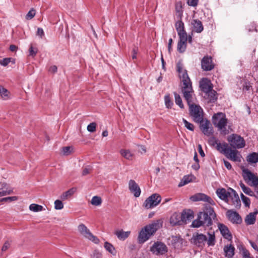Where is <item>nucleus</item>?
<instances>
[{
    "label": "nucleus",
    "mask_w": 258,
    "mask_h": 258,
    "mask_svg": "<svg viewBox=\"0 0 258 258\" xmlns=\"http://www.w3.org/2000/svg\"><path fill=\"white\" fill-rule=\"evenodd\" d=\"M216 217L214 209L209 205H205L203 211L199 213L197 219L192 222V226L195 228L201 226H210L212 225V220Z\"/></svg>",
    "instance_id": "f257e3e1"
},
{
    "label": "nucleus",
    "mask_w": 258,
    "mask_h": 258,
    "mask_svg": "<svg viewBox=\"0 0 258 258\" xmlns=\"http://www.w3.org/2000/svg\"><path fill=\"white\" fill-rule=\"evenodd\" d=\"M181 81L182 82L181 92L188 105L190 106L195 104L196 97L192 87V83L187 73L185 72L181 76Z\"/></svg>",
    "instance_id": "f03ea898"
},
{
    "label": "nucleus",
    "mask_w": 258,
    "mask_h": 258,
    "mask_svg": "<svg viewBox=\"0 0 258 258\" xmlns=\"http://www.w3.org/2000/svg\"><path fill=\"white\" fill-rule=\"evenodd\" d=\"M209 237L203 234L197 233L192 235L191 242L199 247H203L207 242L209 246H213L215 243V236L214 232L208 233Z\"/></svg>",
    "instance_id": "7ed1b4c3"
},
{
    "label": "nucleus",
    "mask_w": 258,
    "mask_h": 258,
    "mask_svg": "<svg viewBox=\"0 0 258 258\" xmlns=\"http://www.w3.org/2000/svg\"><path fill=\"white\" fill-rule=\"evenodd\" d=\"M159 227V223L158 222L145 226L139 233L138 236L139 242L143 243L146 242L155 233Z\"/></svg>",
    "instance_id": "20e7f679"
},
{
    "label": "nucleus",
    "mask_w": 258,
    "mask_h": 258,
    "mask_svg": "<svg viewBox=\"0 0 258 258\" xmlns=\"http://www.w3.org/2000/svg\"><path fill=\"white\" fill-rule=\"evenodd\" d=\"M213 123L220 132L222 135H226L229 134V131L226 128L227 123V119L224 114L218 113L213 116Z\"/></svg>",
    "instance_id": "39448f33"
},
{
    "label": "nucleus",
    "mask_w": 258,
    "mask_h": 258,
    "mask_svg": "<svg viewBox=\"0 0 258 258\" xmlns=\"http://www.w3.org/2000/svg\"><path fill=\"white\" fill-rule=\"evenodd\" d=\"M227 141L230 146L234 149H241L245 146V142L243 138L236 134H233L228 136Z\"/></svg>",
    "instance_id": "423d86ee"
},
{
    "label": "nucleus",
    "mask_w": 258,
    "mask_h": 258,
    "mask_svg": "<svg viewBox=\"0 0 258 258\" xmlns=\"http://www.w3.org/2000/svg\"><path fill=\"white\" fill-rule=\"evenodd\" d=\"M190 115L192 117L193 120L197 123L202 122L203 120V110L198 105L196 104L189 106Z\"/></svg>",
    "instance_id": "0eeeda50"
},
{
    "label": "nucleus",
    "mask_w": 258,
    "mask_h": 258,
    "mask_svg": "<svg viewBox=\"0 0 258 258\" xmlns=\"http://www.w3.org/2000/svg\"><path fill=\"white\" fill-rule=\"evenodd\" d=\"M161 197L158 194H153L146 199L143 207L146 209H152L156 207L161 202Z\"/></svg>",
    "instance_id": "6e6552de"
},
{
    "label": "nucleus",
    "mask_w": 258,
    "mask_h": 258,
    "mask_svg": "<svg viewBox=\"0 0 258 258\" xmlns=\"http://www.w3.org/2000/svg\"><path fill=\"white\" fill-rule=\"evenodd\" d=\"M243 172V178L250 186L257 187L258 186V176L248 170L245 169Z\"/></svg>",
    "instance_id": "1a4fd4ad"
},
{
    "label": "nucleus",
    "mask_w": 258,
    "mask_h": 258,
    "mask_svg": "<svg viewBox=\"0 0 258 258\" xmlns=\"http://www.w3.org/2000/svg\"><path fill=\"white\" fill-rule=\"evenodd\" d=\"M78 228L80 234L85 238L96 244L99 242V239L96 236L93 235L90 230L84 224H80Z\"/></svg>",
    "instance_id": "9d476101"
},
{
    "label": "nucleus",
    "mask_w": 258,
    "mask_h": 258,
    "mask_svg": "<svg viewBox=\"0 0 258 258\" xmlns=\"http://www.w3.org/2000/svg\"><path fill=\"white\" fill-rule=\"evenodd\" d=\"M150 251L156 255H163L167 252L168 248L164 243L157 241L150 247Z\"/></svg>",
    "instance_id": "9b49d317"
},
{
    "label": "nucleus",
    "mask_w": 258,
    "mask_h": 258,
    "mask_svg": "<svg viewBox=\"0 0 258 258\" xmlns=\"http://www.w3.org/2000/svg\"><path fill=\"white\" fill-rule=\"evenodd\" d=\"M201 68L204 71H210L214 69L215 64L213 61V58L211 56L205 55L202 59Z\"/></svg>",
    "instance_id": "f8f14e48"
},
{
    "label": "nucleus",
    "mask_w": 258,
    "mask_h": 258,
    "mask_svg": "<svg viewBox=\"0 0 258 258\" xmlns=\"http://www.w3.org/2000/svg\"><path fill=\"white\" fill-rule=\"evenodd\" d=\"M200 123V127L202 133L207 136H210L213 134V128L209 120H203Z\"/></svg>",
    "instance_id": "ddd939ff"
},
{
    "label": "nucleus",
    "mask_w": 258,
    "mask_h": 258,
    "mask_svg": "<svg viewBox=\"0 0 258 258\" xmlns=\"http://www.w3.org/2000/svg\"><path fill=\"white\" fill-rule=\"evenodd\" d=\"M212 142V145L215 146L216 150L219 151L220 153L224 155L227 153L228 148H230L228 144L226 143H221L218 140L215 138H213V140L211 141Z\"/></svg>",
    "instance_id": "4468645a"
},
{
    "label": "nucleus",
    "mask_w": 258,
    "mask_h": 258,
    "mask_svg": "<svg viewBox=\"0 0 258 258\" xmlns=\"http://www.w3.org/2000/svg\"><path fill=\"white\" fill-rule=\"evenodd\" d=\"M200 87L202 90L208 94V96L210 95V94H212L214 96H215L216 91L212 90V85L210 81L208 79H203L200 82Z\"/></svg>",
    "instance_id": "2eb2a0df"
},
{
    "label": "nucleus",
    "mask_w": 258,
    "mask_h": 258,
    "mask_svg": "<svg viewBox=\"0 0 258 258\" xmlns=\"http://www.w3.org/2000/svg\"><path fill=\"white\" fill-rule=\"evenodd\" d=\"M190 199L193 202L204 201L206 202L211 205H214V201L209 196L204 194H196L190 198Z\"/></svg>",
    "instance_id": "dca6fc26"
},
{
    "label": "nucleus",
    "mask_w": 258,
    "mask_h": 258,
    "mask_svg": "<svg viewBox=\"0 0 258 258\" xmlns=\"http://www.w3.org/2000/svg\"><path fill=\"white\" fill-rule=\"evenodd\" d=\"M226 216L229 220L233 224H238L242 222V218L239 214L236 211L229 210L226 212Z\"/></svg>",
    "instance_id": "f3484780"
},
{
    "label": "nucleus",
    "mask_w": 258,
    "mask_h": 258,
    "mask_svg": "<svg viewBox=\"0 0 258 258\" xmlns=\"http://www.w3.org/2000/svg\"><path fill=\"white\" fill-rule=\"evenodd\" d=\"M128 189L136 198H138L140 196L141 192V189L134 180L131 179L129 181Z\"/></svg>",
    "instance_id": "a211bd4d"
},
{
    "label": "nucleus",
    "mask_w": 258,
    "mask_h": 258,
    "mask_svg": "<svg viewBox=\"0 0 258 258\" xmlns=\"http://www.w3.org/2000/svg\"><path fill=\"white\" fill-rule=\"evenodd\" d=\"M185 240L180 235L172 236L171 237V244L176 249H181Z\"/></svg>",
    "instance_id": "6ab92c4d"
},
{
    "label": "nucleus",
    "mask_w": 258,
    "mask_h": 258,
    "mask_svg": "<svg viewBox=\"0 0 258 258\" xmlns=\"http://www.w3.org/2000/svg\"><path fill=\"white\" fill-rule=\"evenodd\" d=\"M227 153L224 155L230 160L233 161H240V157L238 156V151L236 150L232 149L231 148H228Z\"/></svg>",
    "instance_id": "aec40b11"
},
{
    "label": "nucleus",
    "mask_w": 258,
    "mask_h": 258,
    "mask_svg": "<svg viewBox=\"0 0 258 258\" xmlns=\"http://www.w3.org/2000/svg\"><path fill=\"white\" fill-rule=\"evenodd\" d=\"M229 190L231 191V196L229 197V198H231L233 204L236 208H239L241 206V202L239 199L238 195L237 194L235 190L232 188H230Z\"/></svg>",
    "instance_id": "412c9836"
},
{
    "label": "nucleus",
    "mask_w": 258,
    "mask_h": 258,
    "mask_svg": "<svg viewBox=\"0 0 258 258\" xmlns=\"http://www.w3.org/2000/svg\"><path fill=\"white\" fill-rule=\"evenodd\" d=\"M175 26L179 37L187 36V33L184 29V23L181 20L176 22Z\"/></svg>",
    "instance_id": "4be33fe9"
},
{
    "label": "nucleus",
    "mask_w": 258,
    "mask_h": 258,
    "mask_svg": "<svg viewBox=\"0 0 258 258\" xmlns=\"http://www.w3.org/2000/svg\"><path fill=\"white\" fill-rule=\"evenodd\" d=\"M216 194L221 200L226 201L228 200V198L231 196V191H227L225 188H222L217 189Z\"/></svg>",
    "instance_id": "5701e85b"
},
{
    "label": "nucleus",
    "mask_w": 258,
    "mask_h": 258,
    "mask_svg": "<svg viewBox=\"0 0 258 258\" xmlns=\"http://www.w3.org/2000/svg\"><path fill=\"white\" fill-rule=\"evenodd\" d=\"M179 40L177 44V50L180 53H183L185 51L186 48V42L187 41V36L179 37Z\"/></svg>",
    "instance_id": "b1692460"
},
{
    "label": "nucleus",
    "mask_w": 258,
    "mask_h": 258,
    "mask_svg": "<svg viewBox=\"0 0 258 258\" xmlns=\"http://www.w3.org/2000/svg\"><path fill=\"white\" fill-rule=\"evenodd\" d=\"M191 24L193 27V31L196 33H200L204 30L202 22L198 19L192 20Z\"/></svg>",
    "instance_id": "393cba45"
},
{
    "label": "nucleus",
    "mask_w": 258,
    "mask_h": 258,
    "mask_svg": "<svg viewBox=\"0 0 258 258\" xmlns=\"http://www.w3.org/2000/svg\"><path fill=\"white\" fill-rule=\"evenodd\" d=\"M219 229L222 236L226 239H231L232 235L230 234L228 227L223 224H219L218 225Z\"/></svg>",
    "instance_id": "a878e982"
},
{
    "label": "nucleus",
    "mask_w": 258,
    "mask_h": 258,
    "mask_svg": "<svg viewBox=\"0 0 258 258\" xmlns=\"http://www.w3.org/2000/svg\"><path fill=\"white\" fill-rule=\"evenodd\" d=\"M180 216L182 222L186 223L187 221H189L194 218V213L190 210H184Z\"/></svg>",
    "instance_id": "bb28decb"
},
{
    "label": "nucleus",
    "mask_w": 258,
    "mask_h": 258,
    "mask_svg": "<svg viewBox=\"0 0 258 258\" xmlns=\"http://www.w3.org/2000/svg\"><path fill=\"white\" fill-rule=\"evenodd\" d=\"M235 248L231 245H227L224 248L225 255L228 258H232L234 254Z\"/></svg>",
    "instance_id": "cd10ccee"
},
{
    "label": "nucleus",
    "mask_w": 258,
    "mask_h": 258,
    "mask_svg": "<svg viewBox=\"0 0 258 258\" xmlns=\"http://www.w3.org/2000/svg\"><path fill=\"white\" fill-rule=\"evenodd\" d=\"M170 223L173 226L181 225L182 223L181 216L177 214H173L170 218Z\"/></svg>",
    "instance_id": "c85d7f7f"
},
{
    "label": "nucleus",
    "mask_w": 258,
    "mask_h": 258,
    "mask_svg": "<svg viewBox=\"0 0 258 258\" xmlns=\"http://www.w3.org/2000/svg\"><path fill=\"white\" fill-rule=\"evenodd\" d=\"M130 231H124L123 230H118L115 232L114 234L117 238L121 240H124L130 235Z\"/></svg>",
    "instance_id": "c756f323"
},
{
    "label": "nucleus",
    "mask_w": 258,
    "mask_h": 258,
    "mask_svg": "<svg viewBox=\"0 0 258 258\" xmlns=\"http://www.w3.org/2000/svg\"><path fill=\"white\" fill-rule=\"evenodd\" d=\"M257 212L250 213L247 215L245 219V222L247 225L253 224L255 222L256 215Z\"/></svg>",
    "instance_id": "7c9ffc66"
},
{
    "label": "nucleus",
    "mask_w": 258,
    "mask_h": 258,
    "mask_svg": "<svg viewBox=\"0 0 258 258\" xmlns=\"http://www.w3.org/2000/svg\"><path fill=\"white\" fill-rule=\"evenodd\" d=\"M247 161L249 163H256L258 162V153L253 152L247 156Z\"/></svg>",
    "instance_id": "2f4dec72"
},
{
    "label": "nucleus",
    "mask_w": 258,
    "mask_h": 258,
    "mask_svg": "<svg viewBox=\"0 0 258 258\" xmlns=\"http://www.w3.org/2000/svg\"><path fill=\"white\" fill-rule=\"evenodd\" d=\"M240 186L241 188L242 191L246 194L251 197H256L254 192L248 187L245 186V185L240 182L239 183Z\"/></svg>",
    "instance_id": "473e14b6"
},
{
    "label": "nucleus",
    "mask_w": 258,
    "mask_h": 258,
    "mask_svg": "<svg viewBox=\"0 0 258 258\" xmlns=\"http://www.w3.org/2000/svg\"><path fill=\"white\" fill-rule=\"evenodd\" d=\"M75 191H76V189L74 188L69 189L67 191L63 192L60 196V199L62 200H66L68 199L69 198L71 197L74 194Z\"/></svg>",
    "instance_id": "72a5a7b5"
},
{
    "label": "nucleus",
    "mask_w": 258,
    "mask_h": 258,
    "mask_svg": "<svg viewBox=\"0 0 258 258\" xmlns=\"http://www.w3.org/2000/svg\"><path fill=\"white\" fill-rule=\"evenodd\" d=\"M104 248L107 251H108L109 253L113 254V255L116 254L115 249L111 243L108 242H105L104 243Z\"/></svg>",
    "instance_id": "f704fd0d"
},
{
    "label": "nucleus",
    "mask_w": 258,
    "mask_h": 258,
    "mask_svg": "<svg viewBox=\"0 0 258 258\" xmlns=\"http://www.w3.org/2000/svg\"><path fill=\"white\" fill-rule=\"evenodd\" d=\"M192 176L191 175H185L183 176L178 184L179 187H181L191 181Z\"/></svg>",
    "instance_id": "c9c22d12"
},
{
    "label": "nucleus",
    "mask_w": 258,
    "mask_h": 258,
    "mask_svg": "<svg viewBox=\"0 0 258 258\" xmlns=\"http://www.w3.org/2000/svg\"><path fill=\"white\" fill-rule=\"evenodd\" d=\"M174 95L175 97V103L179 106V107L183 109L184 108V104L182 103V99L180 95L177 94L176 92H174Z\"/></svg>",
    "instance_id": "e433bc0d"
},
{
    "label": "nucleus",
    "mask_w": 258,
    "mask_h": 258,
    "mask_svg": "<svg viewBox=\"0 0 258 258\" xmlns=\"http://www.w3.org/2000/svg\"><path fill=\"white\" fill-rule=\"evenodd\" d=\"M9 94L10 92L7 89L0 86V95L4 99L7 100L9 99Z\"/></svg>",
    "instance_id": "4c0bfd02"
},
{
    "label": "nucleus",
    "mask_w": 258,
    "mask_h": 258,
    "mask_svg": "<svg viewBox=\"0 0 258 258\" xmlns=\"http://www.w3.org/2000/svg\"><path fill=\"white\" fill-rule=\"evenodd\" d=\"M29 209L32 211L37 212L43 210V207L41 205L32 204L29 206Z\"/></svg>",
    "instance_id": "58836bf2"
},
{
    "label": "nucleus",
    "mask_w": 258,
    "mask_h": 258,
    "mask_svg": "<svg viewBox=\"0 0 258 258\" xmlns=\"http://www.w3.org/2000/svg\"><path fill=\"white\" fill-rule=\"evenodd\" d=\"M120 154L125 159L127 160H132L133 154L129 150H121L120 151Z\"/></svg>",
    "instance_id": "ea45409f"
},
{
    "label": "nucleus",
    "mask_w": 258,
    "mask_h": 258,
    "mask_svg": "<svg viewBox=\"0 0 258 258\" xmlns=\"http://www.w3.org/2000/svg\"><path fill=\"white\" fill-rule=\"evenodd\" d=\"M242 91L244 92H249L252 91V87L251 83L249 81H245L242 86Z\"/></svg>",
    "instance_id": "a19ab883"
},
{
    "label": "nucleus",
    "mask_w": 258,
    "mask_h": 258,
    "mask_svg": "<svg viewBox=\"0 0 258 258\" xmlns=\"http://www.w3.org/2000/svg\"><path fill=\"white\" fill-rule=\"evenodd\" d=\"M165 104L167 108H171L173 105V102L171 100L169 95H166L164 97Z\"/></svg>",
    "instance_id": "79ce46f5"
},
{
    "label": "nucleus",
    "mask_w": 258,
    "mask_h": 258,
    "mask_svg": "<svg viewBox=\"0 0 258 258\" xmlns=\"http://www.w3.org/2000/svg\"><path fill=\"white\" fill-rule=\"evenodd\" d=\"M91 204L94 206H99L101 204V198L98 196H94L91 202Z\"/></svg>",
    "instance_id": "37998d69"
},
{
    "label": "nucleus",
    "mask_w": 258,
    "mask_h": 258,
    "mask_svg": "<svg viewBox=\"0 0 258 258\" xmlns=\"http://www.w3.org/2000/svg\"><path fill=\"white\" fill-rule=\"evenodd\" d=\"M182 121L184 123V126L185 127L187 128L188 130L191 131H194V125L189 122L188 121H187L184 118H182Z\"/></svg>",
    "instance_id": "c03bdc74"
},
{
    "label": "nucleus",
    "mask_w": 258,
    "mask_h": 258,
    "mask_svg": "<svg viewBox=\"0 0 258 258\" xmlns=\"http://www.w3.org/2000/svg\"><path fill=\"white\" fill-rule=\"evenodd\" d=\"M18 198L16 196L13 197H9L6 198H4L0 199L1 202H11L12 201L17 200Z\"/></svg>",
    "instance_id": "a18cd8bd"
},
{
    "label": "nucleus",
    "mask_w": 258,
    "mask_h": 258,
    "mask_svg": "<svg viewBox=\"0 0 258 258\" xmlns=\"http://www.w3.org/2000/svg\"><path fill=\"white\" fill-rule=\"evenodd\" d=\"M63 208L62 202L59 200H56L54 202V208L56 210H61Z\"/></svg>",
    "instance_id": "49530a36"
},
{
    "label": "nucleus",
    "mask_w": 258,
    "mask_h": 258,
    "mask_svg": "<svg viewBox=\"0 0 258 258\" xmlns=\"http://www.w3.org/2000/svg\"><path fill=\"white\" fill-rule=\"evenodd\" d=\"M38 52L37 48H34L32 45H30L29 49V55L32 57H35Z\"/></svg>",
    "instance_id": "de8ad7c7"
},
{
    "label": "nucleus",
    "mask_w": 258,
    "mask_h": 258,
    "mask_svg": "<svg viewBox=\"0 0 258 258\" xmlns=\"http://www.w3.org/2000/svg\"><path fill=\"white\" fill-rule=\"evenodd\" d=\"M97 124L95 122H93L90 123L87 126V130L91 133H93L96 131Z\"/></svg>",
    "instance_id": "09e8293b"
},
{
    "label": "nucleus",
    "mask_w": 258,
    "mask_h": 258,
    "mask_svg": "<svg viewBox=\"0 0 258 258\" xmlns=\"http://www.w3.org/2000/svg\"><path fill=\"white\" fill-rule=\"evenodd\" d=\"M36 12L34 9H31L26 16V19L27 20L32 19L35 15Z\"/></svg>",
    "instance_id": "8fccbe9b"
},
{
    "label": "nucleus",
    "mask_w": 258,
    "mask_h": 258,
    "mask_svg": "<svg viewBox=\"0 0 258 258\" xmlns=\"http://www.w3.org/2000/svg\"><path fill=\"white\" fill-rule=\"evenodd\" d=\"M92 170V168L91 166H85L82 170V175L85 176L88 174L90 171Z\"/></svg>",
    "instance_id": "3c124183"
},
{
    "label": "nucleus",
    "mask_w": 258,
    "mask_h": 258,
    "mask_svg": "<svg viewBox=\"0 0 258 258\" xmlns=\"http://www.w3.org/2000/svg\"><path fill=\"white\" fill-rule=\"evenodd\" d=\"M72 147L70 146L64 147L62 148V151L64 155H68L71 154L72 152Z\"/></svg>",
    "instance_id": "603ef678"
},
{
    "label": "nucleus",
    "mask_w": 258,
    "mask_h": 258,
    "mask_svg": "<svg viewBox=\"0 0 258 258\" xmlns=\"http://www.w3.org/2000/svg\"><path fill=\"white\" fill-rule=\"evenodd\" d=\"M91 258H101L102 254L97 250H95L91 254Z\"/></svg>",
    "instance_id": "864d4df0"
},
{
    "label": "nucleus",
    "mask_w": 258,
    "mask_h": 258,
    "mask_svg": "<svg viewBox=\"0 0 258 258\" xmlns=\"http://www.w3.org/2000/svg\"><path fill=\"white\" fill-rule=\"evenodd\" d=\"M10 58H5L0 60V64L3 66H7L10 62Z\"/></svg>",
    "instance_id": "5fc2aeb1"
},
{
    "label": "nucleus",
    "mask_w": 258,
    "mask_h": 258,
    "mask_svg": "<svg viewBox=\"0 0 258 258\" xmlns=\"http://www.w3.org/2000/svg\"><path fill=\"white\" fill-rule=\"evenodd\" d=\"M177 71L179 73V77L181 79V76H182L184 72L187 73V71L186 70H183L182 67L179 64L177 65Z\"/></svg>",
    "instance_id": "6e6d98bb"
},
{
    "label": "nucleus",
    "mask_w": 258,
    "mask_h": 258,
    "mask_svg": "<svg viewBox=\"0 0 258 258\" xmlns=\"http://www.w3.org/2000/svg\"><path fill=\"white\" fill-rule=\"evenodd\" d=\"M242 256L243 258H251L250 256V253L245 248L242 249Z\"/></svg>",
    "instance_id": "4d7b16f0"
},
{
    "label": "nucleus",
    "mask_w": 258,
    "mask_h": 258,
    "mask_svg": "<svg viewBox=\"0 0 258 258\" xmlns=\"http://www.w3.org/2000/svg\"><path fill=\"white\" fill-rule=\"evenodd\" d=\"M247 29H248L249 32H253L254 31H256L255 24L253 23H251L249 25L247 26Z\"/></svg>",
    "instance_id": "13d9d810"
},
{
    "label": "nucleus",
    "mask_w": 258,
    "mask_h": 258,
    "mask_svg": "<svg viewBox=\"0 0 258 258\" xmlns=\"http://www.w3.org/2000/svg\"><path fill=\"white\" fill-rule=\"evenodd\" d=\"M199 0H187V3L190 6L195 7L198 5Z\"/></svg>",
    "instance_id": "bf43d9fd"
},
{
    "label": "nucleus",
    "mask_w": 258,
    "mask_h": 258,
    "mask_svg": "<svg viewBox=\"0 0 258 258\" xmlns=\"http://www.w3.org/2000/svg\"><path fill=\"white\" fill-rule=\"evenodd\" d=\"M10 242L8 241H6L2 248V251H6L10 247Z\"/></svg>",
    "instance_id": "052dcab7"
},
{
    "label": "nucleus",
    "mask_w": 258,
    "mask_h": 258,
    "mask_svg": "<svg viewBox=\"0 0 258 258\" xmlns=\"http://www.w3.org/2000/svg\"><path fill=\"white\" fill-rule=\"evenodd\" d=\"M242 201L246 207H249V205L250 204V201L248 198L246 197L245 198L243 199Z\"/></svg>",
    "instance_id": "680f3d73"
},
{
    "label": "nucleus",
    "mask_w": 258,
    "mask_h": 258,
    "mask_svg": "<svg viewBox=\"0 0 258 258\" xmlns=\"http://www.w3.org/2000/svg\"><path fill=\"white\" fill-rule=\"evenodd\" d=\"M138 49L137 47H134L132 50V58L133 59L137 58V54L138 53Z\"/></svg>",
    "instance_id": "e2e57ef3"
},
{
    "label": "nucleus",
    "mask_w": 258,
    "mask_h": 258,
    "mask_svg": "<svg viewBox=\"0 0 258 258\" xmlns=\"http://www.w3.org/2000/svg\"><path fill=\"white\" fill-rule=\"evenodd\" d=\"M37 35L40 36L41 38L44 35L43 30L41 28H38L37 31Z\"/></svg>",
    "instance_id": "0e129e2a"
},
{
    "label": "nucleus",
    "mask_w": 258,
    "mask_h": 258,
    "mask_svg": "<svg viewBox=\"0 0 258 258\" xmlns=\"http://www.w3.org/2000/svg\"><path fill=\"white\" fill-rule=\"evenodd\" d=\"M249 242L252 247L256 251L258 252V246L256 245L255 243L252 241L251 240H249Z\"/></svg>",
    "instance_id": "69168bd1"
},
{
    "label": "nucleus",
    "mask_w": 258,
    "mask_h": 258,
    "mask_svg": "<svg viewBox=\"0 0 258 258\" xmlns=\"http://www.w3.org/2000/svg\"><path fill=\"white\" fill-rule=\"evenodd\" d=\"M198 147V151H199L200 155L203 157H204L205 153L202 149V146L201 145H199Z\"/></svg>",
    "instance_id": "338daca9"
},
{
    "label": "nucleus",
    "mask_w": 258,
    "mask_h": 258,
    "mask_svg": "<svg viewBox=\"0 0 258 258\" xmlns=\"http://www.w3.org/2000/svg\"><path fill=\"white\" fill-rule=\"evenodd\" d=\"M224 163L225 166L229 170L232 168V166L231 164L225 160H224Z\"/></svg>",
    "instance_id": "774afa93"
}]
</instances>
